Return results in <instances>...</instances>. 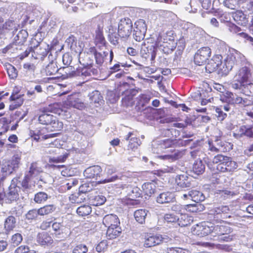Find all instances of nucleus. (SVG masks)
<instances>
[{"label":"nucleus","mask_w":253,"mask_h":253,"mask_svg":"<svg viewBox=\"0 0 253 253\" xmlns=\"http://www.w3.org/2000/svg\"><path fill=\"white\" fill-rule=\"evenodd\" d=\"M122 231L120 225H117L113 227L108 228L106 235L109 239H115L120 235Z\"/></svg>","instance_id":"obj_31"},{"label":"nucleus","mask_w":253,"mask_h":253,"mask_svg":"<svg viewBox=\"0 0 253 253\" xmlns=\"http://www.w3.org/2000/svg\"><path fill=\"white\" fill-rule=\"evenodd\" d=\"M42 171V169L38 166L37 163L35 162L31 164L29 171L27 174L30 175V176L34 179L37 175Z\"/></svg>","instance_id":"obj_41"},{"label":"nucleus","mask_w":253,"mask_h":253,"mask_svg":"<svg viewBox=\"0 0 253 253\" xmlns=\"http://www.w3.org/2000/svg\"><path fill=\"white\" fill-rule=\"evenodd\" d=\"M225 97L231 103L238 104L241 106H247L252 104V102L248 99L242 98L231 92H226Z\"/></svg>","instance_id":"obj_13"},{"label":"nucleus","mask_w":253,"mask_h":253,"mask_svg":"<svg viewBox=\"0 0 253 253\" xmlns=\"http://www.w3.org/2000/svg\"><path fill=\"white\" fill-rule=\"evenodd\" d=\"M190 195L191 200L197 203L204 201L205 199L203 193L199 191L191 190H190Z\"/></svg>","instance_id":"obj_38"},{"label":"nucleus","mask_w":253,"mask_h":253,"mask_svg":"<svg viewBox=\"0 0 253 253\" xmlns=\"http://www.w3.org/2000/svg\"><path fill=\"white\" fill-rule=\"evenodd\" d=\"M227 158V156H225L221 154H218L213 158L212 163L213 164L217 165V170L220 171V168L223 167L226 160H228Z\"/></svg>","instance_id":"obj_34"},{"label":"nucleus","mask_w":253,"mask_h":253,"mask_svg":"<svg viewBox=\"0 0 253 253\" xmlns=\"http://www.w3.org/2000/svg\"><path fill=\"white\" fill-rule=\"evenodd\" d=\"M174 199V195L169 192H163L160 194L156 199L158 203L164 204L173 202Z\"/></svg>","instance_id":"obj_25"},{"label":"nucleus","mask_w":253,"mask_h":253,"mask_svg":"<svg viewBox=\"0 0 253 253\" xmlns=\"http://www.w3.org/2000/svg\"><path fill=\"white\" fill-rule=\"evenodd\" d=\"M184 155V152L180 151H174V153L170 155H165L160 156V158L162 159L169 160V161H173L177 160Z\"/></svg>","instance_id":"obj_40"},{"label":"nucleus","mask_w":253,"mask_h":253,"mask_svg":"<svg viewBox=\"0 0 253 253\" xmlns=\"http://www.w3.org/2000/svg\"><path fill=\"white\" fill-rule=\"evenodd\" d=\"M132 29V22L128 18L121 19L118 23V33L116 28L110 26L109 28L108 37L110 42L114 45L119 43L120 38L123 39H127L130 35Z\"/></svg>","instance_id":"obj_1"},{"label":"nucleus","mask_w":253,"mask_h":253,"mask_svg":"<svg viewBox=\"0 0 253 253\" xmlns=\"http://www.w3.org/2000/svg\"><path fill=\"white\" fill-rule=\"evenodd\" d=\"M145 33L142 32L141 31V30L139 31L135 29H134L133 30V37L134 39L137 42H140L141 40H143L145 35Z\"/></svg>","instance_id":"obj_61"},{"label":"nucleus","mask_w":253,"mask_h":253,"mask_svg":"<svg viewBox=\"0 0 253 253\" xmlns=\"http://www.w3.org/2000/svg\"><path fill=\"white\" fill-rule=\"evenodd\" d=\"M230 210L227 206H219L211 209L210 211L209 216L213 221L216 223L224 222V220L231 217L228 215Z\"/></svg>","instance_id":"obj_6"},{"label":"nucleus","mask_w":253,"mask_h":253,"mask_svg":"<svg viewBox=\"0 0 253 253\" xmlns=\"http://www.w3.org/2000/svg\"><path fill=\"white\" fill-rule=\"evenodd\" d=\"M137 30L145 33L147 31V25L143 19H139L134 23V28Z\"/></svg>","instance_id":"obj_56"},{"label":"nucleus","mask_w":253,"mask_h":253,"mask_svg":"<svg viewBox=\"0 0 253 253\" xmlns=\"http://www.w3.org/2000/svg\"><path fill=\"white\" fill-rule=\"evenodd\" d=\"M251 76L250 71L247 67L241 68L235 75L231 83L233 88L237 90L244 84L249 82Z\"/></svg>","instance_id":"obj_5"},{"label":"nucleus","mask_w":253,"mask_h":253,"mask_svg":"<svg viewBox=\"0 0 253 253\" xmlns=\"http://www.w3.org/2000/svg\"><path fill=\"white\" fill-rule=\"evenodd\" d=\"M88 249L86 246L80 244L77 246L73 251V253H86Z\"/></svg>","instance_id":"obj_64"},{"label":"nucleus","mask_w":253,"mask_h":253,"mask_svg":"<svg viewBox=\"0 0 253 253\" xmlns=\"http://www.w3.org/2000/svg\"><path fill=\"white\" fill-rule=\"evenodd\" d=\"M177 220H178V217L172 213L165 214L164 216V222L169 225L172 224L177 226Z\"/></svg>","instance_id":"obj_44"},{"label":"nucleus","mask_w":253,"mask_h":253,"mask_svg":"<svg viewBox=\"0 0 253 253\" xmlns=\"http://www.w3.org/2000/svg\"><path fill=\"white\" fill-rule=\"evenodd\" d=\"M6 67L9 77L12 79H15L17 76V72L16 68L10 64L6 65Z\"/></svg>","instance_id":"obj_58"},{"label":"nucleus","mask_w":253,"mask_h":253,"mask_svg":"<svg viewBox=\"0 0 253 253\" xmlns=\"http://www.w3.org/2000/svg\"><path fill=\"white\" fill-rule=\"evenodd\" d=\"M178 218L177 220V225L181 227H185L190 225L193 221V219L191 216H189L186 214H182Z\"/></svg>","instance_id":"obj_36"},{"label":"nucleus","mask_w":253,"mask_h":253,"mask_svg":"<svg viewBox=\"0 0 253 253\" xmlns=\"http://www.w3.org/2000/svg\"><path fill=\"white\" fill-rule=\"evenodd\" d=\"M20 160V154H15L11 160H3L0 163V173L3 176L11 174L13 171L18 168Z\"/></svg>","instance_id":"obj_4"},{"label":"nucleus","mask_w":253,"mask_h":253,"mask_svg":"<svg viewBox=\"0 0 253 253\" xmlns=\"http://www.w3.org/2000/svg\"><path fill=\"white\" fill-rule=\"evenodd\" d=\"M85 199L84 194L80 192L72 194L69 197V200L72 203L80 204L84 202Z\"/></svg>","instance_id":"obj_49"},{"label":"nucleus","mask_w":253,"mask_h":253,"mask_svg":"<svg viewBox=\"0 0 253 253\" xmlns=\"http://www.w3.org/2000/svg\"><path fill=\"white\" fill-rule=\"evenodd\" d=\"M79 53V61L83 66H91L92 64V60L91 58L92 55L91 53L85 52H78Z\"/></svg>","instance_id":"obj_27"},{"label":"nucleus","mask_w":253,"mask_h":253,"mask_svg":"<svg viewBox=\"0 0 253 253\" xmlns=\"http://www.w3.org/2000/svg\"><path fill=\"white\" fill-rule=\"evenodd\" d=\"M241 56V54L237 50L234 49H230L229 53L227 54L224 60L221 61L219 74L222 76L227 75L237 62V58H240Z\"/></svg>","instance_id":"obj_2"},{"label":"nucleus","mask_w":253,"mask_h":253,"mask_svg":"<svg viewBox=\"0 0 253 253\" xmlns=\"http://www.w3.org/2000/svg\"><path fill=\"white\" fill-rule=\"evenodd\" d=\"M34 44L33 57L35 59L43 60L49 52V45L45 42L39 43L36 39H32L31 44Z\"/></svg>","instance_id":"obj_7"},{"label":"nucleus","mask_w":253,"mask_h":253,"mask_svg":"<svg viewBox=\"0 0 253 253\" xmlns=\"http://www.w3.org/2000/svg\"><path fill=\"white\" fill-rule=\"evenodd\" d=\"M91 212V208L88 205H84L79 207L77 210V213L82 216L89 214Z\"/></svg>","instance_id":"obj_53"},{"label":"nucleus","mask_w":253,"mask_h":253,"mask_svg":"<svg viewBox=\"0 0 253 253\" xmlns=\"http://www.w3.org/2000/svg\"><path fill=\"white\" fill-rule=\"evenodd\" d=\"M211 51L208 46L203 47L198 49L195 53L194 61L198 65L204 64L211 56Z\"/></svg>","instance_id":"obj_10"},{"label":"nucleus","mask_w":253,"mask_h":253,"mask_svg":"<svg viewBox=\"0 0 253 253\" xmlns=\"http://www.w3.org/2000/svg\"><path fill=\"white\" fill-rule=\"evenodd\" d=\"M126 140H129L128 145V150L130 149L132 151H135L141 143L138 138L136 137L132 132H129L126 136Z\"/></svg>","instance_id":"obj_23"},{"label":"nucleus","mask_w":253,"mask_h":253,"mask_svg":"<svg viewBox=\"0 0 253 253\" xmlns=\"http://www.w3.org/2000/svg\"><path fill=\"white\" fill-rule=\"evenodd\" d=\"M58 68L56 62L52 61L45 67V72L47 76L55 75L58 72Z\"/></svg>","instance_id":"obj_43"},{"label":"nucleus","mask_w":253,"mask_h":253,"mask_svg":"<svg viewBox=\"0 0 253 253\" xmlns=\"http://www.w3.org/2000/svg\"><path fill=\"white\" fill-rule=\"evenodd\" d=\"M156 142H154L152 144V146L153 147V151L154 153H159V151H161L162 149L166 148L168 147H170L172 144L173 142L172 140L167 139L163 141V142L159 144V146L158 147V150H155L154 148V146L156 145Z\"/></svg>","instance_id":"obj_47"},{"label":"nucleus","mask_w":253,"mask_h":253,"mask_svg":"<svg viewBox=\"0 0 253 253\" xmlns=\"http://www.w3.org/2000/svg\"><path fill=\"white\" fill-rule=\"evenodd\" d=\"M91 66H83L80 67L79 68L77 69L76 71H72L70 72V70L72 69V66L67 67L64 68L65 70V73L69 77L74 76H83L87 77L91 76L92 73L93 75L97 74V71L95 69H91Z\"/></svg>","instance_id":"obj_9"},{"label":"nucleus","mask_w":253,"mask_h":253,"mask_svg":"<svg viewBox=\"0 0 253 253\" xmlns=\"http://www.w3.org/2000/svg\"><path fill=\"white\" fill-rule=\"evenodd\" d=\"M233 17L239 24L246 25L249 22V19L242 11H237L233 14Z\"/></svg>","instance_id":"obj_32"},{"label":"nucleus","mask_w":253,"mask_h":253,"mask_svg":"<svg viewBox=\"0 0 253 253\" xmlns=\"http://www.w3.org/2000/svg\"><path fill=\"white\" fill-rule=\"evenodd\" d=\"M148 212V211L146 210L139 209L134 212V217L137 222L140 224H143L145 222Z\"/></svg>","instance_id":"obj_33"},{"label":"nucleus","mask_w":253,"mask_h":253,"mask_svg":"<svg viewBox=\"0 0 253 253\" xmlns=\"http://www.w3.org/2000/svg\"><path fill=\"white\" fill-rule=\"evenodd\" d=\"M223 167L220 168V171L222 172H230L234 170L238 167L237 164L232 160L230 157H228Z\"/></svg>","instance_id":"obj_29"},{"label":"nucleus","mask_w":253,"mask_h":253,"mask_svg":"<svg viewBox=\"0 0 253 253\" xmlns=\"http://www.w3.org/2000/svg\"><path fill=\"white\" fill-rule=\"evenodd\" d=\"M161 235L157 234H149L145 236L144 242V246L146 248H150L160 244L163 241Z\"/></svg>","instance_id":"obj_17"},{"label":"nucleus","mask_w":253,"mask_h":253,"mask_svg":"<svg viewBox=\"0 0 253 253\" xmlns=\"http://www.w3.org/2000/svg\"><path fill=\"white\" fill-rule=\"evenodd\" d=\"M116 189L123 191L127 196L131 198H136L141 195L140 190L137 187H132L130 185L120 182L115 185Z\"/></svg>","instance_id":"obj_12"},{"label":"nucleus","mask_w":253,"mask_h":253,"mask_svg":"<svg viewBox=\"0 0 253 253\" xmlns=\"http://www.w3.org/2000/svg\"><path fill=\"white\" fill-rule=\"evenodd\" d=\"M91 200L93 205L98 206L103 204L106 199L104 196L100 195L95 196L93 198L91 199Z\"/></svg>","instance_id":"obj_59"},{"label":"nucleus","mask_w":253,"mask_h":253,"mask_svg":"<svg viewBox=\"0 0 253 253\" xmlns=\"http://www.w3.org/2000/svg\"><path fill=\"white\" fill-rule=\"evenodd\" d=\"M229 30L234 34H237L241 38L244 39L246 41L251 42H253V38L248 35L247 34L242 32L240 28L234 24H231L229 26Z\"/></svg>","instance_id":"obj_26"},{"label":"nucleus","mask_w":253,"mask_h":253,"mask_svg":"<svg viewBox=\"0 0 253 253\" xmlns=\"http://www.w3.org/2000/svg\"><path fill=\"white\" fill-rule=\"evenodd\" d=\"M156 185L154 182H146L142 186V189L144 194L148 196H151L156 190Z\"/></svg>","instance_id":"obj_35"},{"label":"nucleus","mask_w":253,"mask_h":253,"mask_svg":"<svg viewBox=\"0 0 253 253\" xmlns=\"http://www.w3.org/2000/svg\"><path fill=\"white\" fill-rule=\"evenodd\" d=\"M187 176L185 175H179L176 176L175 182L177 185L182 188L189 187L190 186V183L188 181Z\"/></svg>","instance_id":"obj_42"},{"label":"nucleus","mask_w":253,"mask_h":253,"mask_svg":"<svg viewBox=\"0 0 253 253\" xmlns=\"http://www.w3.org/2000/svg\"><path fill=\"white\" fill-rule=\"evenodd\" d=\"M55 210L53 205H48L38 209L39 213L40 215H44L50 214Z\"/></svg>","instance_id":"obj_50"},{"label":"nucleus","mask_w":253,"mask_h":253,"mask_svg":"<svg viewBox=\"0 0 253 253\" xmlns=\"http://www.w3.org/2000/svg\"><path fill=\"white\" fill-rule=\"evenodd\" d=\"M243 136L253 137V127L242 126L233 133V136L237 139H239Z\"/></svg>","instance_id":"obj_19"},{"label":"nucleus","mask_w":253,"mask_h":253,"mask_svg":"<svg viewBox=\"0 0 253 253\" xmlns=\"http://www.w3.org/2000/svg\"><path fill=\"white\" fill-rule=\"evenodd\" d=\"M66 42L67 44L68 47L75 52L78 53L81 52L82 51V47L80 45H77V40L76 38L73 36H71L66 40Z\"/></svg>","instance_id":"obj_30"},{"label":"nucleus","mask_w":253,"mask_h":253,"mask_svg":"<svg viewBox=\"0 0 253 253\" xmlns=\"http://www.w3.org/2000/svg\"><path fill=\"white\" fill-rule=\"evenodd\" d=\"M48 198V195L43 192H40L35 195L34 201L38 204H42L45 202Z\"/></svg>","instance_id":"obj_54"},{"label":"nucleus","mask_w":253,"mask_h":253,"mask_svg":"<svg viewBox=\"0 0 253 253\" xmlns=\"http://www.w3.org/2000/svg\"><path fill=\"white\" fill-rule=\"evenodd\" d=\"M102 171L99 166H93L87 168L84 172V176L87 178H94L99 176Z\"/></svg>","instance_id":"obj_22"},{"label":"nucleus","mask_w":253,"mask_h":253,"mask_svg":"<svg viewBox=\"0 0 253 253\" xmlns=\"http://www.w3.org/2000/svg\"><path fill=\"white\" fill-rule=\"evenodd\" d=\"M20 191V188L19 186L14 183H11L7 193L5 194V201L7 203H11L19 199Z\"/></svg>","instance_id":"obj_16"},{"label":"nucleus","mask_w":253,"mask_h":253,"mask_svg":"<svg viewBox=\"0 0 253 253\" xmlns=\"http://www.w3.org/2000/svg\"><path fill=\"white\" fill-rule=\"evenodd\" d=\"M52 228L56 235H61V238H66L71 234L70 229L61 225L59 223L54 222L52 224Z\"/></svg>","instance_id":"obj_20"},{"label":"nucleus","mask_w":253,"mask_h":253,"mask_svg":"<svg viewBox=\"0 0 253 253\" xmlns=\"http://www.w3.org/2000/svg\"><path fill=\"white\" fill-rule=\"evenodd\" d=\"M212 237L215 238L214 240L218 241L230 242L234 238V236L230 235L232 232L231 227L226 225H212Z\"/></svg>","instance_id":"obj_3"},{"label":"nucleus","mask_w":253,"mask_h":253,"mask_svg":"<svg viewBox=\"0 0 253 253\" xmlns=\"http://www.w3.org/2000/svg\"><path fill=\"white\" fill-rule=\"evenodd\" d=\"M64 105L69 107H73L79 110L84 109L85 105L82 100L79 98V94L70 95L64 102Z\"/></svg>","instance_id":"obj_14"},{"label":"nucleus","mask_w":253,"mask_h":253,"mask_svg":"<svg viewBox=\"0 0 253 253\" xmlns=\"http://www.w3.org/2000/svg\"><path fill=\"white\" fill-rule=\"evenodd\" d=\"M40 124L50 126L51 130H58L62 128L63 123L58 121L56 117L49 114L42 113L39 117Z\"/></svg>","instance_id":"obj_8"},{"label":"nucleus","mask_w":253,"mask_h":253,"mask_svg":"<svg viewBox=\"0 0 253 253\" xmlns=\"http://www.w3.org/2000/svg\"><path fill=\"white\" fill-rule=\"evenodd\" d=\"M10 99L12 101H14L12 104L10 105V108L14 109L17 107L21 106L23 102V99L19 96L18 95H12L10 96Z\"/></svg>","instance_id":"obj_55"},{"label":"nucleus","mask_w":253,"mask_h":253,"mask_svg":"<svg viewBox=\"0 0 253 253\" xmlns=\"http://www.w3.org/2000/svg\"><path fill=\"white\" fill-rule=\"evenodd\" d=\"M68 154L65 153L63 155H61L57 157H50L49 159V163H62L64 162L68 157Z\"/></svg>","instance_id":"obj_62"},{"label":"nucleus","mask_w":253,"mask_h":253,"mask_svg":"<svg viewBox=\"0 0 253 253\" xmlns=\"http://www.w3.org/2000/svg\"><path fill=\"white\" fill-rule=\"evenodd\" d=\"M222 59V57L221 55H214L206 65V69L208 70L210 72H212L217 69L218 70V73H219V68L221 63Z\"/></svg>","instance_id":"obj_18"},{"label":"nucleus","mask_w":253,"mask_h":253,"mask_svg":"<svg viewBox=\"0 0 253 253\" xmlns=\"http://www.w3.org/2000/svg\"><path fill=\"white\" fill-rule=\"evenodd\" d=\"M205 167L201 160L195 161L193 166V170L197 174H200L205 171Z\"/></svg>","instance_id":"obj_46"},{"label":"nucleus","mask_w":253,"mask_h":253,"mask_svg":"<svg viewBox=\"0 0 253 253\" xmlns=\"http://www.w3.org/2000/svg\"><path fill=\"white\" fill-rule=\"evenodd\" d=\"M184 209L190 212H197L204 210V206L200 203L189 204L184 206Z\"/></svg>","instance_id":"obj_48"},{"label":"nucleus","mask_w":253,"mask_h":253,"mask_svg":"<svg viewBox=\"0 0 253 253\" xmlns=\"http://www.w3.org/2000/svg\"><path fill=\"white\" fill-rule=\"evenodd\" d=\"M28 37V33L25 30H21L18 32L16 36L14 37V42L12 44L13 48H17L15 47L17 44L22 45L26 41Z\"/></svg>","instance_id":"obj_24"},{"label":"nucleus","mask_w":253,"mask_h":253,"mask_svg":"<svg viewBox=\"0 0 253 253\" xmlns=\"http://www.w3.org/2000/svg\"><path fill=\"white\" fill-rule=\"evenodd\" d=\"M167 252L168 253H191L189 250L178 247L168 248Z\"/></svg>","instance_id":"obj_60"},{"label":"nucleus","mask_w":253,"mask_h":253,"mask_svg":"<svg viewBox=\"0 0 253 253\" xmlns=\"http://www.w3.org/2000/svg\"><path fill=\"white\" fill-rule=\"evenodd\" d=\"M59 141L56 139L53 142L50 143V146L48 148H47L45 152L46 154H59V151H60V148H59L57 146L59 145Z\"/></svg>","instance_id":"obj_45"},{"label":"nucleus","mask_w":253,"mask_h":253,"mask_svg":"<svg viewBox=\"0 0 253 253\" xmlns=\"http://www.w3.org/2000/svg\"><path fill=\"white\" fill-rule=\"evenodd\" d=\"M16 218L14 216L10 215L6 218L4 221V229L6 231H11L16 226Z\"/></svg>","instance_id":"obj_37"},{"label":"nucleus","mask_w":253,"mask_h":253,"mask_svg":"<svg viewBox=\"0 0 253 253\" xmlns=\"http://www.w3.org/2000/svg\"><path fill=\"white\" fill-rule=\"evenodd\" d=\"M23 240V237L20 233H17L11 236L10 243L14 247L19 245Z\"/></svg>","instance_id":"obj_57"},{"label":"nucleus","mask_w":253,"mask_h":253,"mask_svg":"<svg viewBox=\"0 0 253 253\" xmlns=\"http://www.w3.org/2000/svg\"><path fill=\"white\" fill-rule=\"evenodd\" d=\"M208 150L215 153L224 152L227 151V144L220 139L216 138L214 141H209Z\"/></svg>","instance_id":"obj_15"},{"label":"nucleus","mask_w":253,"mask_h":253,"mask_svg":"<svg viewBox=\"0 0 253 253\" xmlns=\"http://www.w3.org/2000/svg\"><path fill=\"white\" fill-rule=\"evenodd\" d=\"M39 215L38 210L33 209L29 211L26 214V218L28 220H33L36 219Z\"/></svg>","instance_id":"obj_63"},{"label":"nucleus","mask_w":253,"mask_h":253,"mask_svg":"<svg viewBox=\"0 0 253 253\" xmlns=\"http://www.w3.org/2000/svg\"><path fill=\"white\" fill-rule=\"evenodd\" d=\"M237 90L246 95L253 96V83L249 82Z\"/></svg>","instance_id":"obj_39"},{"label":"nucleus","mask_w":253,"mask_h":253,"mask_svg":"<svg viewBox=\"0 0 253 253\" xmlns=\"http://www.w3.org/2000/svg\"><path fill=\"white\" fill-rule=\"evenodd\" d=\"M103 224L108 228L115 227L120 225V222L119 218L116 215L113 214L105 215L102 221Z\"/></svg>","instance_id":"obj_21"},{"label":"nucleus","mask_w":253,"mask_h":253,"mask_svg":"<svg viewBox=\"0 0 253 253\" xmlns=\"http://www.w3.org/2000/svg\"><path fill=\"white\" fill-rule=\"evenodd\" d=\"M108 54V52L103 51L102 52H95L94 56L95 59L96 63L98 65H101L104 61L105 57Z\"/></svg>","instance_id":"obj_52"},{"label":"nucleus","mask_w":253,"mask_h":253,"mask_svg":"<svg viewBox=\"0 0 253 253\" xmlns=\"http://www.w3.org/2000/svg\"><path fill=\"white\" fill-rule=\"evenodd\" d=\"M212 224L211 223L203 222L197 224L193 227L192 232L200 237H202L210 234L212 236Z\"/></svg>","instance_id":"obj_11"},{"label":"nucleus","mask_w":253,"mask_h":253,"mask_svg":"<svg viewBox=\"0 0 253 253\" xmlns=\"http://www.w3.org/2000/svg\"><path fill=\"white\" fill-rule=\"evenodd\" d=\"M37 241L41 245H51L53 243L52 238L46 232L39 233L37 235Z\"/></svg>","instance_id":"obj_28"},{"label":"nucleus","mask_w":253,"mask_h":253,"mask_svg":"<svg viewBox=\"0 0 253 253\" xmlns=\"http://www.w3.org/2000/svg\"><path fill=\"white\" fill-rule=\"evenodd\" d=\"M89 97L91 103H99L102 100V97L97 90H95L90 93Z\"/></svg>","instance_id":"obj_51"}]
</instances>
